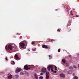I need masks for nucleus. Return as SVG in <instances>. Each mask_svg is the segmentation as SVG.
Returning <instances> with one entry per match:
<instances>
[{
    "instance_id": "nucleus-23",
    "label": "nucleus",
    "mask_w": 79,
    "mask_h": 79,
    "mask_svg": "<svg viewBox=\"0 0 79 79\" xmlns=\"http://www.w3.org/2000/svg\"><path fill=\"white\" fill-rule=\"evenodd\" d=\"M70 13L71 14V15H73V11H71V12H70Z\"/></svg>"
},
{
    "instance_id": "nucleus-18",
    "label": "nucleus",
    "mask_w": 79,
    "mask_h": 79,
    "mask_svg": "<svg viewBox=\"0 0 79 79\" xmlns=\"http://www.w3.org/2000/svg\"><path fill=\"white\" fill-rule=\"evenodd\" d=\"M46 79H48L49 78V76L48 75H46Z\"/></svg>"
},
{
    "instance_id": "nucleus-35",
    "label": "nucleus",
    "mask_w": 79,
    "mask_h": 79,
    "mask_svg": "<svg viewBox=\"0 0 79 79\" xmlns=\"http://www.w3.org/2000/svg\"><path fill=\"white\" fill-rule=\"evenodd\" d=\"M53 73H56V71H54Z\"/></svg>"
},
{
    "instance_id": "nucleus-36",
    "label": "nucleus",
    "mask_w": 79,
    "mask_h": 79,
    "mask_svg": "<svg viewBox=\"0 0 79 79\" xmlns=\"http://www.w3.org/2000/svg\"><path fill=\"white\" fill-rule=\"evenodd\" d=\"M6 60H8V58L7 57L6 58Z\"/></svg>"
},
{
    "instance_id": "nucleus-39",
    "label": "nucleus",
    "mask_w": 79,
    "mask_h": 79,
    "mask_svg": "<svg viewBox=\"0 0 79 79\" xmlns=\"http://www.w3.org/2000/svg\"><path fill=\"white\" fill-rule=\"evenodd\" d=\"M49 57H51V56H50V55L49 56Z\"/></svg>"
},
{
    "instance_id": "nucleus-40",
    "label": "nucleus",
    "mask_w": 79,
    "mask_h": 79,
    "mask_svg": "<svg viewBox=\"0 0 79 79\" xmlns=\"http://www.w3.org/2000/svg\"><path fill=\"white\" fill-rule=\"evenodd\" d=\"M28 51H30V50L29 49H28Z\"/></svg>"
},
{
    "instance_id": "nucleus-5",
    "label": "nucleus",
    "mask_w": 79,
    "mask_h": 79,
    "mask_svg": "<svg viewBox=\"0 0 79 79\" xmlns=\"http://www.w3.org/2000/svg\"><path fill=\"white\" fill-rule=\"evenodd\" d=\"M30 67H28V66H27V65H25L24 66V69H26V70H27L28 69H30Z\"/></svg>"
},
{
    "instance_id": "nucleus-22",
    "label": "nucleus",
    "mask_w": 79,
    "mask_h": 79,
    "mask_svg": "<svg viewBox=\"0 0 79 79\" xmlns=\"http://www.w3.org/2000/svg\"><path fill=\"white\" fill-rule=\"evenodd\" d=\"M55 70H57V67H56V66H55Z\"/></svg>"
},
{
    "instance_id": "nucleus-7",
    "label": "nucleus",
    "mask_w": 79,
    "mask_h": 79,
    "mask_svg": "<svg viewBox=\"0 0 79 79\" xmlns=\"http://www.w3.org/2000/svg\"><path fill=\"white\" fill-rule=\"evenodd\" d=\"M20 46L22 48H24V46H25V44L24 43H20Z\"/></svg>"
},
{
    "instance_id": "nucleus-37",
    "label": "nucleus",
    "mask_w": 79,
    "mask_h": 79,
    "mask_svg": "<svg viewBox=\"0 0 79 79\" xmlns=\"http://www.w3.org/2000/svg\"><path fill=\"white\" fill-rule=\"evenodd\" d=\"M40 75H43V73H40Z\"/></svg>"
},
{
    "instance_id": "nucleus-20",
    "label": "nucleus",
    "mask_w": 79,
    "mask_h": 79,
    "mask_svg": "<svg viewBox=\"0 0 79 79\" xmlns=\"http://www.w3.org/2000/svg\"><path fill=\"white\" fill-rule=\"evenodd\" d=\"M24 43H25V44H26L27 45V41H24Z\"/></svg>"
},
{
    "instance_id": "nucleus-26",
    "label": "nucleus",
    "mask_w": 79,
    "mask_h": 79,
    "mask_svg": "<svg viewBox=\"0 0 79 79\" xmlns=\"http://www.w3.org/2000/svg\"><path fill=\"white\" fill-rule=\"evenodd\" d=\"M57 31H58V32H60V29H58V30H57Z\"/></svg>"
},
{
    "instance_id": "nucleus-33",
    "label": "nucleus",
    "mask_w": 79,
    "mask_h": 79,
    "mask_svg": "<svg viewBox=\"0 0 79 79\" xmlns=\"http://www.w3.org/2000/svg\"><path fill=\"white\" fill-rule=\"evenodd\" d=\"M74 68H77V67H76V66H74Z\"/></svg>"
},
{
    "instance_id": "nucleus-31",
    "label": "nucleus",
    "mask_w": 79,
    "mask_h": 79,
    "mask_svg": "<svg viewBox=\"0 0 79 79\" xmlns=\"http://www.w3.org/2000/svg\"><path fill=\"white\" fill-rule=\"evenodd\" d=\"M34 42H32V44H34Z\"/></svg>"
},
{
    "instance_id": "nucleus-19",
    "label": "nucleus",
    "mask_w": 79,
    "mask_h": 79,
    "mask_svg": "<svg viewBox=\"0 0 79 79\" xmlns=\"http://www.w3.org/2000/svg\"><path fill=\"white\" fill-rule=\"evenodd\" d=\"M55 41V40H52V39H49V42H52V41Z\"/></svg>"
},
{
    "instance_id": "nucleus-16",
    "label": "nucleus",
    "mask_w": 79,
    "mask_h": 79,
    "mask_svg": "<svg viewBox=\"0 0 79 79\" xmlns=\"http://www.w3.org/2000/svg\"><path fill=\"white\" fill-rule=\"evenodd\" d=\"M40 79H44V77H43L41 76L39 77Z\"/></svg>"
},
{
    "instance_id": "nucleus-11",
    "label": "nucleus",
    "mask_w": 79,
    "mask_h": 79,
    "mask_svg": "<svg viewBox=\"0 0 79 79\" xmlns=\"http://www.w3.org/2000/svg\"><path fill=\"white\" fill-rule=\"evenodd\" d=\"M72 71H69L68 72V74H72Z\"/></svg>"
},
{
    "instance_id": "nucleus-3",
    "label": "nucleus",
    "mask_w": 79,
    "mask_h": 79,
    "mask_svg": "<svg viewBox=\"0 0 79 79\" xmlns=\"http://www.w3.org/2000/svg\"><path fill=\"white\" fill-rule=\"evenodd\" d=\"M47 71V70L46 69V68H43L42 69V72L43 73H46Z\"/></svg>"
},
{
    "instance_id": "nucleus-38",
    "label": "nucleus",
    "mask_w": 79,
    "mask_h": 79,
    "mask_svg": "<svg viewBox=\"0 0 79 79\" xmlns=\"http://www.w3.org/2000/svg\"><path fill=\"white\" fill-rule=\"evenodd\" d=\"M35 50H36V49H34L33 50V51H35Z\"/></svg>"
},
{
    "instance_id": "nucleus-27",
    "label": "nucleus",
    "mask_w": 79,
    "mask_h": 79,
    "mask_svg": "<svg viewBox=\"0 0 79 79\" xmlns=\"http://www.w3.org/2000/svg\"><path fill=\"white\" fill-rule=\"evenodd\" d=\"M16 77H19V75H16Z\"/></svg>"
},
{
    "instance_id": "nucleus-28",
    "label": "nucleus",
    "mask_w": 79,
    "mask_h": 79,
    "mask_svg": "<svg viewBox=\"0 0 79 79\" xmlns=\"http://www.w3.org/2000/svg\"><path fill=\"white\" fill-rule=\"evenodd\" d=\"M20 74H21L22 75H23V73L21 72L20 73Z\"/></svg>"
},
{
    "instance_id": "nucleus-8",
    "label": "nucleus",
    "mask_w": 79,
    "mask_h": 79,
    "mask_svg": "<svg viewBox=\"0 0 79 79\" xmlns=\"http://www.w3.org/2000/svg\"><path fill=\"white\" fill-rule=\"evenodd\" d=\"M42 47L44 48L47 49L48 48V47L47 45H42Z\"/></svg>"
},
{
    "instance_id": "nucleus-41",
    "label": "nucleus",
    "mask_w": 79,
    "mask_h": 79,
    "mask_svg": "<svg viewBox=\"0 0 79 79\" xmlns=\"http://www.w3.org/2000/svg\"><path fill=\"white\" fill-rule=\"evenodd\" d=\"M73 75L74 74V73H73Z\"/></svg>"
},
{
    "instance_id": "nucleus-30",
    "label": "nucleus",
    "mask_w": 79,
    "mask_h": 79,
    "mask_svg": "<svg viewBox=\"0 0 79 79\" xmlns=\"http://www.w3.org/2000/svg\"><path fill=\"white\" fill-rule=\"evenodd\" d=\"M51 58H52V56H51V57L49 58V60H51Z\"/></svg>"
},
{
    "instance_id": "nucleus-25",
    "label": "nucleus",
    "mask_w": 79,
    "mask_h": 79,
    "mask_svg": "<svg viewBox=\"0 0 79 79\" xmlns=\"http://www.w3.org/2000/svg\"><path fill=\"white\" fill-rule=\"evenodd\" d=\"M58 52H60V49H59L58 51Z\"/></svg>"
},
{
    "instance_id": "nucleus-32",
    "label": "nucleus",
    "mask_w": 79,
    "mask_h": 79,
    "mask_svg": "<svg viewBox=\"0 0 79 79\" xmlns=\"http://www.w3.org/2000/svg\"><path fill=\"white\" fill-rule=\"evenodd\" d=\"M34 66L33 65L30 66V67H34Z\"/></svg>"
},
{
    "instance_id": "nucleus-2",
    "label": "nucleus",
    "mask_w": 79,
    "mask_h": 79,
    "mask_svg": "<svg viewBox=\"0 0 79 79\" xmlns=\"http://www.w3.org/2000/svg\"><path fill=\"white\" fill-rule=\"evenodd\" d=\"M15 57L16 60H17L18 61L19 60H20L19 57H18V55L17 54L15 55Z\"/></svg>"
},
{
    "instance_id": "nucleus-21",
    "label": "nucleus",
    "mask_w": 79,
    "mask_h": 79,
    "mask_svg": "<svg viewBox=\"0 0 79 79\" xmlns=\"http://www.w3.org/2000/svg\"><path fill=\"white\" fill-rule=\"evenodd\" d=\"M66 65L67 66H69V64H68L67 63H66Z\"/></svg>"
},
{
    "instance_id": "nucleus-17",
    "label": "nucleus",
    "mask_w": 79,
    "mask_h": 79,
    "mask_svg": "<svg viewBox=\"0 0 79 79\" xmlns=\"http://www.w3.org/2000/svg\"><path fill=\"white\" fill-rule=\"evenodd\" d=\"M63 62V63H66V60L64 59L62 60Z\"/></svg>"
},
{
    "instance_id": "nucleus-6",
    "label": "nucleus",
    "mask_w": 79,
    "mask_h": 79,
    "mask_svg": "<svg viewBox=\"0 0 79 79\" xmlns=\"http://www.w3.org/2000/svg\"><path fill=\"white\" fill-rule=\"evenodd\" d=\"M8 49L10 50H13V46L11 45H9L8 46Z\"/></svg>"
},
{
    "instance_id": "nucleus-15",
    "label": "nucleus",
    "mask_w": 79,
    "mask_h": 79,
    "mask_svg": "<svg viewBox=\"0 0 79 79\" xmlns=\"http://www.w3.org/2000/svg\"><path fill=\"white\" fill-rule=\"evenodd\" d=\"M46 75H48L49 74V72H46Z\"/></svg>"
},
{
    "instance_id": "nucleus-34",
    "label": "nucleus",
    "mask_w": 79,
    "mask_h": 79,
    "mask_svg": "<svg viewBox=\"0 0 79 79\" xmlns=\"http://www.w3.org/2000/svg\"><path fill=\"white\" fill-rule=\"evenodd\" d=\"M5 48H6V49H7V46H6Z\"/></svg>"
},
{
    "instance_id": "nucleus-9",
    "label": "nucleus",
    "mask_w": 79,
    "mask_h": 79,
    "mask_svg": "<svg viewBox=\"0 0 79 79\" xmlns=\"http://www.w3.org/2000/svg\"><path fill=\"white\" fill-rule=\"evenodd\" d=\"M60 76L62 77H65V75L64 74H60Z\"/></svg>"
},
{
    "instance_id": "nucleus-12",
    "label": "nucleus",
    "mask_w": 79,
    "mask_h": 79,
    "mask_svg": "<svg viewBox=\"0 0 79 79\" xmlns=\"http://www.w3.org/2000/svg\"><path fill=\"white\" fill-rule=\"evenodd\" d=\"M12 77H13L11 75V76H8V79H11Z\"/></svg>"
},
{
    "instance_id": "nucleus-24",
    "label": "nucleus",
    "mask_w": 79,
    "mask_h": 79,
    "mask_svg": "<svg viewBox=\"0 0 79 79\" xmlns=\"http://www.w3.org/2000/svg\"><path fill=\"white\" fill-rule=\"evenodd\" d=\"M12 64H15V62L13 61V63H12Z\"/></svg>"
},
{
    "instance_id": "nucleus-14",
    "label": "nucleus",
    "mask_w": 79,
    "mask_h": 79,
    "mask_svg": "<svg viewBox=\"0 0 79 79\" xmlns=\"http://www.w3.org/2000/svg\"><path fill=\"white\" fill-rule=\"evenodd\" d=\"M69 69H70L73 70V67H72V66L70 67H69Z\"/></svg>"
},
{
    "instance_id": "nucleus-4",
    "label": "nucleus",
    "mask_w": 79,
    "mask_h": 79,
    "mask_svg": "<svg viewBox=\"0 0 79 79\" xmlns=\"http://www.w3.org/2000/svg\"><path fill=\"white\" fill-rule=\"evenodd\" d=\"M21 71V69L20 68H18L16 70L15 72L16 73H19Z\"/></svg>"
},
{
    "instance_id": "nucleus-29",
    "label": "nucleus",
    "mask_w": 79,
    "mask_h": 79,
    "mask_svg": "<svg viewBox=\"0 0 79 79\" xmlns=\"http://www.w3.org/2000/svg\"><path fill=\"white\" fill-rule=\"evenodd\" d=\"M76 17H78V18H79V15H76Z\"/></svg>"
},
{
    "instance_id": "nucleus-13",
    "label": "nucleus",
    "mask_w": 79,
    "mask_h": 79,
    "mask_svg": "<svg viewBox=\"0 0 79 79\" xmlns=\"http://www.w3.org/2000/svg\"><path fill=\"white\" fill-rule=\"evenodd\" d=\"M73 79H78V77L76 76H75L74 77Z\"/></svg>"
},
{
    "instance_id": "nucleus-10",
    "label": "nucleus",
    "mask_w": 79,
    "mask_h": 79,
    "mask_svg": "<svg viewBox=\"0 0 79 79\" xmlns=\"http://www.w3.org/2000/svg\"><path fill=\"white\" fill-rule=\"evenodd\" d=\"M34 76L36 79H38V77H37V74L35 73L34 74Z\"/></svg>"
},
{
    "instance_id": "nucleus-1",
    "label": "nucleus",
    "mask_w": 79,
    "mask_h": 79,
    "mask_svg": "<svg viewBox=\"0 0 79 79\" xmlns=\"http://www.w3.org/2000/svg\"><path fill=\"white\" fill-rule=\"evenodd\" d=\"M48 69V71H50V69L51 68V70L52 71H53V65H50L48 66L47 67Z\"/></svg>"
}]
</instances>
